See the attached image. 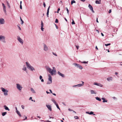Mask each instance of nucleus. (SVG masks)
<instances>
[{
    "instance_id": "f257e3e1",
    "label": "nucleus",
    "mask_w": 122,
    "mask_h": 122,
    "mask_svg": "<svg viewBox=\"0 0 122 122\" xmlns=\"http://www.w3.org/2000/svg\"><path fill=\"white\" fill-rule=\"evenodd\" d=\"M45 67L46 71L50 73L51 76H53L56 75V71L55 67H53L52 69L49 66H45Z\"/></svg>"
},
{
    "instance_id": "f03ea898",
    "label": "nucleus",
    "mask_w": 122,
    "mask_h": 122,
    "mask_svg": "<svg viewBox=\"0 0 122 122\" xmlns=\"http://www.w3.org/2000/svg\"><path fill=\"white\" fill-rule=\"evenodd\" d=\"M45 67L46 71L50 73L51 76H53L56 75V71L55 67H53L52 69L49 66H45Z\"/></svg>"
},
{
    "instance_id": "7ed1b4c3",
    "label": "nucleus",
    "mask_w": 122,
    "mask_h": 122,
    "mask_svg": "<svg viewBox=\"0 0 122 122\" xmlns=\"http://www.w3.org/2000/svg\"><path fill=\"white\" fill-rule=\"evenodd\" d=\"M0 89L4 96H8L9 94V90L3 87H1Z\"/></svg>"
},
{
    "instance_id": "20e7f679",
    "label": "nucleus",
    "mask_w": 122,
    "mask_h": 122,
    "mask_svg": "<svg viewBox=\"0 0 122 122\" xmlns=\"http://www.w3.org/2000/svg\"><path fill=\"white\" fill-rule=\"evenodd\" d=\"M27 68L30 71H34L35 70L34 67L31 66L30 64L28 62H25Z\"/></svg>"
},
{
    "instance_id": "39448f33",
    "label": "nucleus",
    "mask_w": 122,
    "mask_h": 122,
    "mask_svg": "<svg viewBox=\"0 0 122 122\" xmlns=\"http://www.w3.org/2000/svg\"><path fill=\"white\" fill-rule=\"evenodd\" d=\"M48 81H47V84L49 85L51 84L52 82V77L50 74L48 75Z\"/></svg>"
},
{
    "instance_id": "423d86ee",
    "label": "nucleus",
    "mask_w": 122,
    "mask_h": 122,
    "mask_svg": "<svg viewBox=\"0 0 122 122\" xmlns=\"http://www.w3.org/2000/svg\"><path fill=\"white\" fill-rule=\"evenodd\" d=\"M16 87L17 89L20 91L22 90L23 88L22 85L21 84L19 83L16 84Z\"/></svg>"
},
{
    "instance_id": "0eeeda50",
    "label": "nucleus",
    "mask_w": 122,
    "mask_h": 122,
    "mask_svg": "<svg viewBox=\"0 0 122 122\" xmlns=\"http://www.w3.org/2000/svg\"><path fill=\"white\" fill-rule=\"evenodd\" d=\"M72 65H74L75 67L80 69L82 70L83 69L82 66L80 64L76 63H74L72 64Z\"/></svg>"
},
{
    "instance_id": "6e6552de",
    "label": "nucleus",
    "mask_w": 122,
    "mask_h": 122,
    "mask_svg": "<svg viewBox=\"0 0 122 122\" xmlns=\"http://www.w3.org/2000/svg\"><path fill=\"white\" fill-rule=\"evenodd\" d=\"M43 50L45 51H47L49 50L48 47L45 44H43Z\"/></svg>"
},
{
    "instance_id": "1a4fd4ad",
    "label": "nucleus",
    "mask_w": 122,
    "mask_h": 122,
    "mask_svg": "<svg viewBox=\"0 0 122 122\" xmlns=\"http://www.w3.org/2000/svg\"><path fill=\"white\" fill-rule=\"evenodd\" d=\"M93 84L97 86H98L102 87L103 86V85L100 83H98L97 82H94Z\"/></svg>"
},
{
    "instance_id": "9d476101",
    "label": "nucleus",
    "mask_w": 122,
    "mask_h": 122,
    "mask_svg": "<svg viewBox=\"0 0 122 122\" xmlns=\"http://www.w3.org/2000/svg\"><path fill=\"white\" fill-rule=\"evenodd\" d=\"M107 80L108 81H112L113 80V78L112 76H109L107 78Z\"/></svg>"
},
{
    "instance_id": "9b49d317",
    "label": "nucleus",
    "mask_w": 122,
    "mask_h": 122,
    "mask_svg": "<svg viewBox=\"0 0 122 122\" xmlns=\"http://www.w3.org/2000/svg\"><path fill=\"white\" fill-rule=\"evenodd\" d=\"M16 110V112L21 117V115L20 114V112L18 110L17 108L16 107H15Z\"/></svg>"
},
{
    "instance_id": "f8f14e48",
    "label": "nucleus",
    "mask_w": 122,
    "mask_h": 122,
    "mask_svg": "<svg viewBox=\"0 0 122 122\" xmlns=\"http://www.w3.org/2000/svg\"><path fill=\"white\" fill-rule=\"evenodd\" d=\"M2 5L3 6V10L4 12L5 13H6V6L4 4L2 3Z\"/></svg>"
},
{
    "instance_id": "ddd939ff",
    "label": "nucleus",
    "mask_w": 122,
    "mask_h": 122,
    "mask_svg": "<svg viewBox=\"0 0 122 122\" xmlns=\"http://www.w3.org/2000/svg\"><path fill=\"white\" fill-rule=\"evenodd\" d=\"M88 7L92 12L93 13H94V11L93 10V8L90 4H89Z\"/></svg>"
},
{
    "instance_id": "4468645a",
    "label": "nucleus",
    "mask_w": 122,
    "mask_h": 122,
    "mask_svg": "<svg viewBox=\"0 0 122 122\" xmlns=\"http://www.w3.org/2000/svg\"><path fill=\"white\" fill-rule=\"evenodd\" d=\"M19 42L21 44H22L24 42V41L22 39H17Z\"/></svg>"
},
{
    "instance_id": "2eb2a0df",
    "label": "nucleus",
    "mask_w": 122,
    "mask_h": 122,
    "mask_svg": "<svg viewBox=\"0 0 122 122\" xmlns=\"http://www.w3.org/2000/svg\"><path fill=\"white\" fill-rule=\"evenodd\" d=\"M46 106L50 111H52L51 107V105H46Z\"/></svg>"
},
{
    "instance_id": "dca6fc26",
    "label": "nucleus",
    "mask_w": 122,
    "mask_h": 122,
    "mask_svg": "<svg viewBox=\"0 0 122 122\" xmlns=\"http://www.w3.org/2000/svg\"><path fill=\"white\" fill-rule=\"evenodd\" d=\"M58 74L61 77H64V75L61 73L59 71H58L57 72Z\"/></svg>"
},
{
    "instance_id": "f3484780",
    "label": "nucleus",
    "mask_w": 122,
    "mask_h": 122,
    "mask_svg": "<svg viewBox=\"0 0 122 122\" xmlns=\"http://www.w3.org/2000/svg\"><path fill=\"white\" fill-rule=\"evenodd\" d=\"M82 84H79L77 85V87H81L84 85V82L83 81H81Z\"/></svg>"
},
{
    "instance_id": "a211bd4d",
    "label": "nucleus",
    "mask_w": 122,
    "mask_h": 122,
    "mask_svg": "<svg viewBox=\"0 0 122 122\" xmlns=\"http://www.w3.org/2000/svg\"><path fill=\"white\" fill-rule=\"evenodd\" d=\"M0 41L3 43H5L6 42V41L5 39H0Z\"/></svg>"
},
{
    "instance_id": "6ab92c4d",
    "label": "nucleus",
    "mask_w": 122,
    "mask_h": 122,
    "mask_svg": "<svg viewBox=\"0 0 122 122\" xmlns=\"http://www.w3.org/2000/svg\"><path fill=\"white\" fill-rule=\"evenodd\" d=\"M102 99L103 100L102 102L103 103L107 102H108L107 100L105 98L102 97Z\"/></svg>"
},
{
    "instance_id": "aec40b11",
    "label": "nucleus",
    "mask_w": 122,
    "mask_h": 122,
    "mask_svg": "<svg viewBox=\"0 0 122 122\" xmlns=\"http://www.w3.org/2000/svg\"><path fill=\"white\" fill-rule=\"evenodd\" d=\"M39 79L41 80V81L42 82H44V80L43 79L42 76H41L40 75L39 76Z\"/></svg>"
},
{
    "instance_id": "412c9836",
    "label": "nucleus",
    "mask_w": 122,
    "mask_h": 122,
    "mask_svg": "<svg viewBox=\"0 0 122 122\" xmlns=\"http://www.w3.org/2000/svg\"><path fill=\"white\" fill-rule=\"evenodd\" d=\"M31 91L34 94H35L36 93V92L35 90L32 88H31L30 89Z\"/></svg>"
},
{
    "instance_id": "4be33fe9",
    "label": "nucleus",
    "mask_w": 122,
    "mask_h": 122,
    "mask_svg": "<svg viewBox=\"0 0 122 122\" xmlns=\"http://www.w3.org/2000/svg\"><path fill=\"white\" fill-rule=\"evenodd\" d=\"M22 70L24 71H25L27 70V68L25 66V65H24L23 66V67L22 68Z\"/></svg>"
},
{
    "instance_id": "5701e85b",
    "label": "nucleus",
    "mask_w": 122,
    "mask_h": 122,
    "mask_svg": "<svg viewBox=\"0 0 122 122\" xmlns=\"http://www.w3.org/2000/svg\"><path fill=\"white\" fill-rule=\"evenodd\" d=\"M50 6H49L48 9L46 13L47 16L48 17H49V10L50 9Z\"/></svg>"
},
{
    "instance_id": "b1692460",
    "label": "nucleus",
    "mask_w": 122,
    "mask_h": 122,
    "mask_svg": "<svg viewBox=\"0 0 122 122\" xmlns=\"http://www.w3.org/2000/svg\"><path fill=\"white\" fill-rule=\"evenodd\" d=\"M4 107L5 108V109L6 110H7L8 111H10V109H9L8 108L6 105H4Z\"/></svg>"
},
{
    "instance_id": "393cba45",
    "label": "nucleus",
    "mask_w": 122,
    "mask_h": 122,
    "mask_svg": "<svg viewBox=\"0 0 122 122\" xmlns=\"http://www.w3.org/2000/svg\"><path fill=\"white\" fill-rule=\"evenodd\" d=\"M90 92H91V93L92 94H96L97 93L96 92H95L93 90H91L90 91Z\"/></svg>"
},
{
    "instance_id": "a878e982",
    "label": "nucleus",
    "mask_w": 122,
    "mask_h": 122,
    "mask_svg": "<svg viewBox=\"0 0 122 122\" xmlns=\"http://www.w3.org/2000/svg\"><path fill=\"white\" fill-rule=\"evenodd\" d=\"M101 0H96L95 1V3L96 4H101Z\"/></svg>"
},
{
    "instance_id": "bb28decb",
    "label": "nucleus",
    "mask_w": 122,
    "mask_h": 122,
    "mask_svg": "<svg viewBox=\"0 0 122 122\" xmlns=\"http://www.w3.org/2000/svg\"><path fill=\"white\" fill-rule=\"evenodd\" d=\"M96 99L99 101H101V99L98 97H95Z\"/></svg>"
},
{
    "instance_id": "cd10ccee",
    "label": "nucleus",
    "mask_w": 122,
    "mask_h": 122,
    "mask_svg": "<svg viewBox=\"0 0 122 122\" xmlns=\"http://www.w3.org/2000/svg\"><path fill=\"white\" fill-rule=\"evenodd\" d=\"M51 100L55 104L57 103L56 102L54 99L52 98L51 99Z\"/></svg>"
},
{
    "instance_id": "c85d7f7f",
    "label": "nucleus",
    "mask_w": 122,
    "mask_h": 122,
    "mask_svg": "<svg viewBox=\"0 0 122 122\" xmlns=\"http://www.w3.org/2000/svg\"><path fill=\"white\" fill-rule=\"evenodd\" d=\"M7 113L6 112H4L2 113V115L3 116H5L6 114Z\"/></svg>"
},
{
    "instance_id": "c756f323",
    "label": "nucleus",
    "mask_w": 122,
    "mask_h": 122,
    "mask_svg": "<svg viewBox=\"0 0 122 122\" xmlns=\"http://www.w3.org/2000/svg\"><path fill=\"white\" fill-rule=\"evenodd\" d=\"M112 98L114 100H115L116 101H117V97H112Z\"/></svg>"
},
{
    "instance_id": "7c9ffc66",
    "label": "nucleus",
    "mask_w": 122,
    "mask_h": 122,
    "mask_svg": "<svg viewBox=\"0 0 122 122\" xmlns=\"http://www.w3.org/2000/svg\"><path fill=\"white\" fill-rule=\"evenodd\" d=\"M88 61H81V62L82 63H83L84 64H87L88 63Z\"/></svg>"
},
{
    "instance_id": "2f4dec72",
    "label": "nucleus",
    "mask_w": 122,
    "mask_h": 122,
    "mask_svg": "<svg viewBox=\"0 0 122 122\" xmlns=\"http://www.w3.org/2000/svg\"><path fill=\"white\" fill-rule=\"evenodd\" d=\"M76 3V1L74 0H72L71 1V5H72V4L74 3Z\"/></svg>"
},
{
    "instance_id": "473e14b6",
    "label": "nucleus",
    "mask_w": 122,
    "mask_h": 122,
    "mask_svg": "<svg viewBox=\"0 0 122 122\" xmlns=\"http://www.w3.org/2000/svg\"><path fill=\"white\" fill-rule=\"evenodd\" d=\"M20 20L21 21V25H22L24 23L23 21L22 20V19L21 17H20Z\"/></svg>"
},
{
    "instance_id": "72a5a7b5",
    "label": "nucleus",
    "mask_w": 122,
    "mask_h": 122,
    "mask_svg": "<svg viewBox=\"0 0 122 122\" xmlns=\"http://www.w3.org/2000/svg\"><path fill=\"white\" fill-rule=\"evenodd\" d=\"M90 113V115L93 114L94 115H95V114H94V112L92 111Z\"/></svg>"
},
{
    "instance_id": "f704fd0d",
    "label": "nucleus",
    "mask_w": 122,
    "mask_h": 122,
    "mask_svg": "<svg viewBox=\"0 0 122 122\" xmlns=\"http://www.w3.org/2000/svg\"><path fill=\"white\" fill-rule=\"evenodd\" d=\"M56 106V107H57V108H58V109H59L60 110V109L58 105V104H57V103H56V104H55Z\"/></svg>"
},
{
    "instance_id": "c9c22d12",
    "label": "nucleus",
    "mask_w": 122,
    "mask_h": 122,
    "mask_svg": "<svg viewBox=\"0 0 122 122\" xmlns=\"http://www.w3.org/2000/svg\"><path fill=\"white\" fill-rule=\"evenodd\" d=\"M5 37L4 36L0 35V38H4Z\"/></svg>"
},
{
    "instance_id": "e433bc0d",
    "label": "nucleus",
    "mask_w": 122,
    "mask_h": 122,
    "mask_svg": "<svg viewBox=\"0 0 122 122\" xmlns=\"http://www.w3.org/2000/svg\"><path fill=\"white\" fill-rule=\"evenodd\" d=\"M72 23H71V24H72V25H73V24H75V23L73 20V19H72Z\"/></svg>"
},
{
    "instance_id": "4c0bfd02",
    "label": "nucleus",
    "mask_w": 122,
    "mask_h": 122,
    "mask_svg": "<svg viewBox=\"0 0 122 122\" xmlns=\"http://www.w3.org/2000/svg\"><path fill=\"white\" fill-rule=\"evenodd\" d=\"M110 44H111L110 43H109L108 44H105V45L106 46H107L109 45H110Z\"/></svg>"
},
{
    "instance_id": "58836bf2",
    "label": "nucleus",
    "mask_w": 122,
    "mask_h": 122,
    "mask_svg": "<svg viewBox=\"0 0 122 122\" xmlns=\"http://www.w3.org/2000/svg\"><path fill=\"white\" fill-rule=\"evenodd\" d=\"M43 22H42V21L41 22V27H43Z\"/></svg>"
},
{
    "instance_id": "ea45409f",
    "label": "nucleus",
    "mask_w": 122,
    "mask_h": 122,
    "mask_svg": "<svg viewBox=\"0 0 122 122\" xmlns=\"http://www.w3.org/2000/svg\"><path fill=\"white\" fill-rule=\"evenodd\" d=\"M72 87H77V85H73L72 86Z\"/></svg>"
},
{
    "instance_id": "a19ab883",
    "label": "nucleus",
    "mask_w": 122,
    "mask_h": 122,
    "mask_svg": "<svg viewBox=\"0 0 122 122\" xmlns=\"http://www.w3.org/2000/svg\"><path fill=\"white\" fill-rule=\"evenodd\" d=\"M44 28H43V27H41V30L42 31H44Z\"/></svg>"
},
{
    "instance_id": "79ce46f5",
    "label": "nucleus",
    "mask_w": 122,
    "mask_h": 122,
    "mask_svg": "<svg viewBox=\"0 0 122 122\" xmlns=\"http://www.w3.org/2000/svg\"><path fill=\"white\" fill-rule=\"evenodd\" d=\"M74 118L76 119H78V117L77 116H75L74 117Z\"/></svg>"
},
{
    "instance_id": "37998d69",
    "label": "nucleus",
    "mask_w": 122,
    "mask_h": 122,
    "mask_svg": "<svg viewBox=\"0 0 122 122\" xmlns=\"http://www.w3.org/2000/svg\"><path fill=\"white\" fill-rule=\"evenodd\" d=\"M55 22L56 23H58V20L57 19H56Z\"/></svg>"
},
{
    "instance_id": "c03bdc74",
    "label": "nucleus",
    "mask_w": 122,
    "mask_h": 122,
    "mask_svg": "<svg viewBox=\"0 0 122 122\" xmlns=\"http://www.w3.org/2000/svg\"><path fill=\"white\" fill-rule=\"evenodd\" d=\"M21 107L23 109H24V106L23 105L21 106Z\"/></svg>"
},
{
    "instance_id": "a18cd8bd",
    "label": "nucleus",
    "mask_w": 122,
    "mask_h": 122,
    "mask_svg": "<svg viewBox=\"0 0 122 122\" xmlns=\"http://www.w3.org/2000/svg\"><path fill=\"white\" fill-rule=\"evenodd\" d=\"M7 4L8 6V7L10 8V5L9 4V3L7 1Z\"/></svg>"
},
{
    "instance_id": "49530a36",
    "label": "nucleus",
    "mask_w": 122,
    "mask_h": 122,
    "mask_svg": "<svg viewBox=\"0 0 122 122\" xmlns=\"http://www.w3.org/2000/svg\"><path fill=\"white\" fill-rule=\"evenodd\" d=\"M60 9L59 8L58 9L57 11V13H59V11H60Z\"/></svg>"
},
{
    "instance_id": "de8ad7c7",
    "label": "nucleus",
    "mask_w": 122,
    "mask_h": 122,
    "mask_svg": "<svg viewBox=\"0 0 122 122\" xmlns=\"http://www.w3.org/2000/svg\"><path fill=\"white\" fill-rule=\"evenodd\" d=\"M52 54L53 55H54L55 56H57V55L56 54V53H54V52H53Z\"/></svg>"
},
{
    "instance_id": "09e8293b",
    "label": "nucleus",
    "mask_w": 122,
    "mask_h": 122,
    "mask_svg": "<svg viewBox=\"0 0 122 122\" xmlns=\"http://www.w3.org/2000/svg\"><path fill=\"white\" fill-rule=\"evenodd\" d=\"M20 8L21 9H22V7L21 5H20Z\"/></svg>"
},
{
    "instance_id": "8fccbe9b",
    "label": "nucleus",
    "mask_w": 122,
    "mask_h": 122,
    "mask_svg": "<svg viewBox=\"0 0 122 122\" xmlns=\"http://www.w3.org/2000/svg\"><path fill=\"white\" fill-rule=\"evenodd\" d=\"M66 10L67 11V13L68 14H69V10H68L67 8H66Z\"/></svg>"
},
{
    "instance_id": "3c124183",
    "label": "nucleus",
    "mask_w": 122,
    "mask_h": 122,
    "mask_svg": "<svg viewBox=\"0 0 122 122\" xmlns=\"http://www.w3.org/2000/svg\"><path fill=\"white\" fill-rule=\"evenodd\" d=\"M43 5H44V7H45L46 6V5L45 3H43Z\"/></svg>"
},
{
    "instance_id": "603ef678",
    "label": "nucleus",
    "mask_w": 122,
    "mask_h": 122,
    "mask_svg": "<svg viewBox=\"0 0 122 122\" xmlns=\"http://www.w3.org/2000/svg\"><path fill=\"white\" fill-rule=\"evenodd\" d=\"M86 114H89L90 115V112H86Z\"/></svg>"
},
{
    "instance_id": "864d4df0",
    "label": "nucleus",
    "mask_w": 122,
    "mask_h": 122,
    "mask_svg": "<svg viewBox=\"0 0 122 122\" xmlns=\"http://www.w3.org/2000/svg\"><path fill=\"white\" fill-rule=\"evenodd\" d=\"M25 119L23 120H25L27 119V117L26 116H25Z\"/></svg>"
},
{
    "instance_id": "5fc2aeb1",
    "label": "nucleus",
    "mask_w": 122,
    "mask_h": 122,
    "mask_svg": "<svg viewBox=\"0 0 122 122\" xmlns=\"http://www.w3.org/2000/svg\"><path fill=\"white\" fill-rule=\"evenodd\" d=\"M18 26V28L19 29V30H21V28H20V27L19 26Z\"/></svg>"
},
{
    "instance_id": "6e6d98bb",
    "label": "nucleus",
    "mask_w": 122,
    "mask_h": 122,
    "mask_svg": "<svg viewBox=\"0 0 122 122\" xmlns=\"http://www.w3.org/2000/svg\"><path fill=\"white\" fill-rule=\"evenodd\" d=\"M68 110L69 111H72L73 110L71 109L70 108H69L68 109Z\"/></svg>"
},
{
    "instance_id": "4d7b16f0",
    "label": "nucleus",
    "mask_w": 122,
    "mask_h": 122,
    "mask_svg": "<svg viewBox=\"0 0 122 122\" xmlns=\"http://www.w3.org/2000/svg\"><path fill=\"white\" fill-rule=\"evenodd\" d=\"M49 90L50 91V93H52V91H51V90L50 89V90Z\"/></svg>"
},
{
    "instance_id": "13d9d810",
    "label": "nucleus",
    "mask_w": 122,
    "mask_h": 122,
    "mask_svg": "<svg viewBox=\"0 0 122 122\" xmlns=\"http://www.w3.org/2000/svg\"><path fill=\"white\" fill-rule=\"evenodd\" d=\"M111 12V10H110L109 11V13H110Z\"/></svg>"
},
{
    "instance_id": "bf43d9fd",
    "label": "nucleus",
    "mask_w": 122,
    "mask_h": 122,
    "mask_svg": "<svg viewBox=\"0 0 122 122\" xmlns=\"http://www.w3.org/2000/svg\"><path fill=\"white\" fill-rule=\"evenodd\" d=\"M115 74L116 75H117L118 74V73L117 72H115Z\"/></svg>"
},
{
    "instance_id": "052dcab7",
    "label": "nucleus",
    "mask_w": 122,
    "mask_h": 122,
    "mask_svg": "<svg viewBox=\"0 0 122 122\" xmlns=\"http://www.w3.org/2000/svg\"><path fill=\"white\" fill-rule=\"evenodd\" d=\"M32 97H30L29 98V99L30 100H31L32 99Z\"/></svg>"
},
{
    "instance_id": "680f3d73",
    "label": "nucleus",
    "mask_w": 122,
    "mask_h": 122,
    "mask_svg": "<svg viewBox=\"0 0 122 122\" xmlns=\"http://www.w3.org/2000/svg\"><path fill=\"white\" fill-rule=\"evenodd\" d=\"M96 31H97V32H98V33H99V31L98 30H96Z\"/></svg>"
},
{
    "instance_id": "e2e57ef3",
    "label": "nucleus",
    "mask_w": 122,
    "mask_h": 122,
    "mask_svg": "<svg viewBox=\"0 0 122 122\" xmlns=\"http://www.w3.org/2000/svg\"><path fill=\"white\" fill-rule=\"evenodd\" d=\"M95 48H96V49H97V50H98V48L97 47V46H96V47H95Z\"/></svg>"
},
{
    "instance_id": "0e129e2a",
    "label": "nucleus",
    "mask_w": 122,
    "mask_h": 122,
    "mask_svg": "<svg viewBox=\"0 0 122 122\" xmlns=\"http://www.w3.org/2000/svg\"><path fill=\"white\" fill-rule=\"evenodd\" d=\"M53 95H54V96H56V94H55V93H52Z\"/></svg>"
},
{
    "instance_id": "69168bd1",
    "label": "nucleus",
    "mask_w": 122,
    "mask_h": 122,
    "mask_svg": "<svg viewBox=\"0 0 122 122\" xmlns=\"http://www.w3.org/2000/svg\"><path fill=\"white\" fill-rule=\"evenodd\" d=\"M76 48H77V49H78V48H79V46H76Z\"/></svg>"
},
{
    "instance_id": "338daca9",
    "label": "nucleus",
    "mask_w": 122,
    "mask_h": 122,
    "mask_svg": "<svg viewBox=\"0 0 122 122\" xmlns=\"http://www.w3.org/2000/svg\"><path fill=\"white\" fill-rule=\"evenodd\" d=\"M46 93L47 94H48L50 93V92H48V91H46Z\"/></svg>"
},
{
    "instance_id": "774afa93",
    "label": "nucleus",
    "mask_w": 122,
    "mask_h": 122,
    "mask_svg": "<svg viewBox=\"0 0 122 122\" xmlns=\"http://www.w3.org/2000/svg\"><path fill=\"white\" fill-rule=\"evenodd\" d=\"M101 35H102V36H104V35L102 33H101Z\"/></svg>"
}]
</instances>
